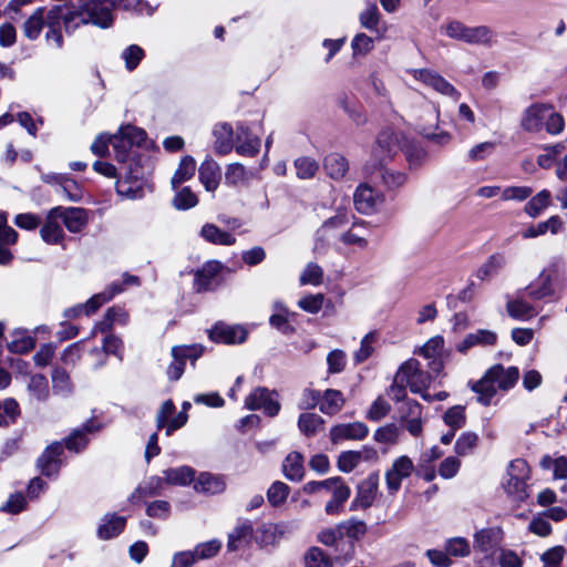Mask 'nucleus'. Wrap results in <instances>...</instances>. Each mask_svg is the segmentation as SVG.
<instances>
[{
  "instance_id": "412c9836",
  "label": "nucleus",
  "mask_w": 567,
  "mask_h": 567,
  "mask_svg": "<svg viewBox=\"0 0 567 567\" xmlns=\"http://www.w3.org/2000/svg\"><path fill=\"white\" fill-rule=\"evenodd\" d=\"M199 181L207 192L214 193L220 183V166L212 157H207L199 166Z\"/></svg>"
},
{
  "instance_id": "bb28decb",
  "label": "nucleus",
  "mask_w": 567,
  "mask_h": 567,
  "mask_svg": "<svg viewBox=\"0 0 567 567\" xmlns=\"http://www.w3.org/2000/svg\"><path fill=\"white\" fill-rule=\"evenodd\" d=\"M287 525L284 523H265L255 536V540L261 546L275 545L286 534Z\"/></svg>"
},
{
  "instance_id": "f704fd0d",
  "label": "nucleus",
  "mask_w": 567,
  "mask_h": 567,
  "mask_svg": "<svg viewBox=\"0 0 567 567\" xmlns=\"http://www.w3.org/2000/svg\"><path fill=\"white\" fill-rule=\"evenodd\" d=\"M558 289L549 278L542 271L538 278L527 287V295L532 299L540 300L555 295Z\"/></svg>"
},
{
  "instance_id": "bf43d9fd",
  "label": "nucleus",
  "mask_w": 567,
  "mask_h": 567,
  "mask_svg": "<svg viewBox=\"0 0 567 567\" xmlns=\"http://www.w3.org/2000/svg\"><path fill=\"white\" fill-rule=\"evenodd\" d=\"M91 424H84L82 429L75 430L65 442L68 450L79 452L87 444L86 433L94 431Z\"/></svg>"
},
{
  "instance_id": "f8f14e48",
  "label": "nucleus",
  "mask_w": 567,
  "mask_h": 567,
  "mask_svg": "<svg viewBox=\"0 0 567 567\" xmlns=\"http://www.w3.org/2000/svg\"><path fill=\"white\" fill-rule=\"evenodd\" d=\"M399 147L398 134L391 130H385L378 136L375 145L372 148V157L378 166H383L388 159L396 154Z\"/></svg>"
},
{
  "instance_id": "a878e982",
  "label": "nucleus",
  "mask_w": 567,
  "mask_h": 567,
  "mask_svg": "<svg viewBox=\"0 0 567 567\" xmlns=\"http://www.w3.org/2000/svg\"><path fill=\"white\" fill-rule=\"evenodd\" d=\"M51 10H45L44 8H38L23 23L22 31L25 38L29 40H37L44 24L50 29L48 24V12ZM50 30H48L49 32Z\"/></svg>"
},
{
  "instance_id": "f03ea898",
  "label": "nucleus",
  "mask_w": 567,
  "mask_h": 567,
  "mask_svg": "<svg viewBox=\"0 0 567 567\" xmlns=\"http://www.w3.org/2000/svg\"><path fill=\"white\" fill-rule=\"evenodd\" d=\"M519 125L526 133L536 134L545 130L549 135H558L565 128V118L551 104L536 102L522 112Z\"/></svg>"
},
{
  "instance_id": "49530a36",
  "label": "nucleus",
  "mask_w": 567,
  "mask_h": 567,
  "mask_svg": "<svg viewBox=\"0 0 567 567\" xmlns=\"http://www.w3.org/2000/svg\"><path fill=\"white\" fill-rule=\"evenodd\" d=\"M130 316L127 311L121 307H112L107 310L105 318L97 324L101 332H106L114 324L125 326L128 322Z\"/></svg>"
},
{
  "instance_id": "aec40b11",
  "label": "nucleus",
  "mask_w": 567,
  "mask_h": 567,
  "mask_svg": "<svg viewBox=\"0 0 567 567\" xmlns=\"http://www.w3.org/2000/svg\"><path fill=\"white\" fill-rule=\"evenodd\" d=\"M55 208H60L59 218L71 233H80L89 221L87 212L84 208L62 206Z\"/></svg>"
},
{
  "instance_id": "4468645a",
  "label": "nucleus",
  "mask_w": 567,
  "mask_h": 567,
  "mask_svg": "<svg viewBox=\"0 0 567 567\" xmlns=\"http://www.w3.org/2000/svg\"><path fill=\"white\" fill-rule=\"evenodd\" d=\"M227 477L223 474L202 472L195 478L194 489L206 495H218L226 491Z\"/></svg>"
},
{
  "instance_id": "5701e85b",
  "label": "nucleus",
  "mask_w": 567,
  "mask_h": 567,
  "mask_svg": "<svg viewBox=\"0 0 567 567\" xmlns=\"http://www.w3.org/2000/svg\"><path fill=\"white\" fill-rule=\"evenodd\" d=\"M331 499L326 504L324 511L328 515H338L342 512L344 503L351 494L350 487L343 482L341 477L338 483L330 488Z\"/></svg>"
},
{
  "instance_id": "f257e3e1",
  "label": "nucleus",
  "mask_w": 567,
  "mask_h": 567,
  "mask_svg": "<svg viewBox=\"0 0 567 567\" xmlns=\"http://www.w3.org/2000/svg\"><path fill=\"white\" fill-rule=\"evenodd\" d=\"M115 7V0H70L65 6H53L48 12L50 27V31L45 33L48 44L56 49L62 48L61 20L68 33L86 24L102 29L111 27L113 23L112 10Z\"/></svg>"
},
{
  "instance_id": "7ed1b4c3",
  "label": "nucleus",
  "mask_w": 567,
  "mask_h": 567,
  "mask_svg": "<svg viewBox=\"0 0 567 567\" xmlns=\"http://www.w3.org/2000/svg\"><path fill=\"white\" fill-rule=\"evenodd\" d=\"M430 379L431 377L420 369L419 361L410 359L396 372L391 392L400 400L405 394V388H410L412 392L420 393L425 400L431 401V396L423 393L430 384Z\"/></svg>"
},
{
  "instance_id": "72a5a7b5",
  "label": "nucleus",
  "mask_w": 567,
  "mask_h": 567,
  "mask_svg": "<svg viewBox=\"0 0 567 567\" xmlns=\"http://www.w3.org/2000/svg\"><path fill=\"white\" fill-rule=\"evenodd\" d=\"M558 289L549 278L542 271L538 278L527 287V295L532 299L540 300L555 295Z\"/></svg>"
},
{
  "instance_id": "052dcab7",
  "label": "nucleus",
  "mask_w": 567,
  "mask_h": 567,
  "mask_svg": "<svg viewBox=\"0 0 567 567\" xmlns=\"http://www.w3.org/2000/svg\"><path fill=\"white\" fill-rule=\"evenodd\" d=\"M323 279V269L315 264L309 262L302 270L299 281L301 286L311 285V286H319L321 285Z\"/></svg>"
},
{
  "instance_id": "6e6d98bb",
  "label": "nucleus",
  "mask_w": 567,
  "mask_h": 567,
  "mask_svg": "<svg viewBox=\"0 0 567 567\" xmlns=\"http://www.w3.org/2000/svg\"><path fill=\"white\" fill-rule=\"evenodd\" d=\"M444 423L452 430L457 431L465 426L466 414L462 405H454L443 414Z\"/></svg>"
},
{
  "instance_id": "9b49d317",
  "label": "nucleus",
  "mask_w": 567,
  "mask_h": 567,
  "mask_svg": "<svg viewBox=\"0 0 567 567\" xmlns=\"http://www.w3.org/2000/svg\"><path fill=\"white\" fill-rule=\"evenodd\" d=\"M357 210L364 215L377 212L384 202L383 195L367 184L360 185L353 196Z\"/></svg>"
},
{
  "instance_id": "6ab92c4d",
  "label": "nucleus",
  "mask_w": 567,
  "mask_h": 567,
  "mask_svg": "<svg viewBox=\"0 0 567 567\" xmlns=\"http://www.w3.org/2000/svg\"><path fill=\"white\" fill-rule=\"evenodd\" d=\"M368 433L369 429L362 422L343 423L331 429L330 439L333 443L342 440H363Z\"/></svg>"
},
{
  "instance_id": "f3484780",
  "label": "nucleus",
  "mask_w": 567,
  "mask_h": 567,
  "mask_svg": "<svg viewBox=\"0 0 567 567\" xmlns=\"http://www.w3.org/2000/svg\"><path fill=\"white\" fill-rule=\"evenodd\" d=\"M444 351V339L441 336H435L427 340V342L421 348L420 353L430 359V370L435 375H439L443 370L442 355Z\"/></svg>"
},
{
  "instance_id": "338daca9",
  "label": "nucleus",
  "mask_w": 567,
  "mask_h": 567,
  "mask_svg": "<svg viewBox=\"0 0 567 567\" xmlns=\"http://www.w3.org/2000/svg\"><path fill=\"white\" fill-rule=\"evenodd\" d=\"M221 548V542L218 539H212L205 543H200L193 549L198 560H205L215 557Z\"/></svg>"
},
{
  "instance_id": "1a4fd4ad",
  "label": "nucleus",
  "mask_w": 567,
  "mask_h": 567,
  "mask_svg": "<svg viewBox=\"0 0 567 567\" xmlns=\"http://www.w3.org/2000/svg\"><path fill=\"white\" fill-rule=\"evenodd\" d=\"M379 494V474L372 473L357 487L355 496L351 503V509H367L371 507Z\"/></svg>"
},
{
  "instance_id": "5fc2aeb1",
  "label": "nucleus",
  "mask_w": 567,
  "mask_h": 567,
  "mask_svg": "<svg viewBox=\"0 0 567 567\" xmlns=\"http://www.w3.org/2000/svg\"><path fill=\"white\" fill-rule=\"evenodd\" d=\"M172 204L177 210H187L198 204V197L189 187H183L176 192Z\"/></svg>"
},
{
  "instance_id": "a18cd8bd",
  "label": "nucleus",
  "mask_w": 567,
  "mask_h": 567,
  "mask_svg": "<svg viewBox=\"0 0 567 567\" xmlns=\"http://www.w3.org/2000/svg\"><path fill=\"white\" fill-rule=\"evenodd\" d=\"M221 265L218 261H208L196 272V288L198 291L208 290L210 281L220 271Z\"/></svg>"
},
{
  "instance_id": "6e6552de",
  "label": "nucleus",
  "mask_w": 567,
  "mask_h": 567,
  "mask_svg": "<svg viewBox=\"0 0 567 567\" xmlns=\"http://www.w3.org/2000/svg\"><path fill=\"white\" fill-rule=\"evenodd\" d=\"M414 468V463L409 456L401 455L396 457L385 472V484L389 493L395 494L401 488L403 480L410 477Z\"/></svg>"
},
{
  "instance_id": "13d9d810",
  "label": "nucleus",
  "mask_w": 567,
  "mask_h": 567,
  "mask_svg": "<svg viewBox=\"0 0 567 567\" xmlns=\"http://www.w3.org/2000/svg\"><path fill=\"white\" fill-rule=\"evenodd\" d=\"M290 488L282 482H275L267 491V498L271 506H281L288 498Z\"/></svg>"
},
{
  "instance_id": "0e129e2a",
  "label": "nucleus",
  "mask_w": 567,
  "mask_h": 567,
  "mask_svg": "<svg viewBox=\"0 0 567 567\" xmlns=\"http://www.w3.org/2000/svg\"><path fill=\"white\" fill-rule=\"evenodd\" d=\"M203 351L204 349L200 344L175 346L172 348V357L184 362L186 360L196 361L203 354Z\"/></svg>"
},
{
  "instance_id": "c9c22d12",
  "label": "nucleus",
  "mask_w": 567,
  "mask_h": 567,
  "mask_svg": "<svg viewBox=\"0 0 567 567\" xmlns=\"http://www.w3.org/2000/svg\"><path fill=\"white\" fill-rule=\"evenodd\" d=\"M202 237L214 245L231 246L236 238L230 233L224 231L214 224H205L200 230Z\"/></svg>"
},
{
  "instance_id": "603ef678",
  "label": "nucleus",
  "mask_w": 567,
  "mask_h": 567,
  "mask_svg": "<svg viewBox=\"0 0 567 567\" xmlns=\"http://www.w3.org/2000/svg\"><path fill=\"white\" fill-rule=\"evenodd\" d=\"M28 392L37 401L47 400L49 396L48 380L42 374H34L29 378Z\"/></svg>"
},
{
  "instance_id": "c756f323",
  "label": "nucleus",
  "mask_w": 567,
  "mask_h": 567,
  "mask_svg": "<svg viewBox=\"0 0 567 567\" xmlns=\"http://www.w3.org/2000/svg\"><path fill=\"white\" fill-rule=\"evenodd\" d=\"M560 290L567 284V267L566 260L563 257H554L549 260L548 265L542 270Z\"/></svg>"
},
{
  "instance_id": "9d476101",
  "label": "nucleus",
  "mask_w": 567,
  "mask_h": 567,
  "mask_svg": "<svg viewBox=\"0 0 567 567\" xmlns=\"http://www.w3.org/2000/svg\"><path fill=\"white\" fill-rule=\"evenodd\" d=\"M245 405L248 410H262L267 415L275 416L280 410V404L275 396L266 388H258L254 390L245 400Z\"/></svg>"
},
{
  "instance_id": "b1692460",
  "label": "nucleus",
  "mask_w": 567,
  "mask_h": 567,
  "mask_svg": "<svg viewBox=\"0 0 567 567\" xmlns=\"http://www.w3.org/2000/svg\"><path fill=\"white\" fill-rule=\"evenodd\" d=\"M475 547L488 554L496 549L503 542V530L499 527L484 528L475 534Z\"/></svg>"
},
{
  "instance_id": "58836bf2",
  "label": "nucleus",
  "mask_w": 567,
  "mask_h": 567,
  "mask_svg": "<svg viewBox=\"0 0 567 567\" xmlns=\"http://www.w3.org/2000/svg\"><path fill=\"white\" fill-rule=\"evenodd\" d=\"M497 336L491 330H477L474 333L467 334L464 340L457 346L460 352H465L470 348L482 344L491 346L496 342Z\"/></svg>"
},
{
  "instance_id": "79ce46f5",
  "label": "nucleus",
  "mask_w": 567,
  "mask_h": 567,
  "mask_svg": "<svg viewBox=\"0 0 567 567\" xmlns=\"http://www.w3.org/2000/svg\"><path fill=\"white\" fill-rule=\"evenodd\" d=\"M282 470L285 476L290 481H300L303 477L305 468L302 456L298 452H291L284 461Z\"/></svg>"
},
{
  "instance_id": "ea45409f",
  "label": "nucleus",
  "mask_w": 567,
  "mask_h": 567,
  "mask_svg": "<svg viewBox=\"0 0 567 567\" xmlns=\"http://www.w3.org/2000/svg\"><path fill=\"white\" fill-rule=\"evenodd\" d=\"M195 171V159L189 155L184 156L171 179L173 189H176L181 184L189 181L194 176Z\"/></svg>"
},
{
  "instance_id": "4d7b16f0",
  "label": "nucleus",
  "mask_w": 567,
  "mask_h": 567,
  "mask_svg": "<svg viewBox=\"0 0 567 567\" xmlns=\"http://www.w3.org/2000/svg\"><path fill=\"white\" fill-rule=\"evenodd\" d=\"M496 147L495 142H482L471 147L466 154V161L477 163L489 157Z\"/></svg>"
},
{
  "instance_id": "680f3d73",
  "label": "nucleus",
  "mask_w": 567,
  "mask_h": 567,
  "mask_svg": "<svg viewBox=\"0 0 567 567\" xmlns=\"http://www.w3.org/2000/svg\"><path fill=\"white\" fill-rule=\"evenodd\" d=\"M297 176L301 179L312 178L319 169V164L316 159L302 156L295 161Z\"/></svg>"
},
{
  "instance_id": "423d86ee",
  "label": "nucleus",
  "mask_w": 567,
  "mask_h": 567,
  "mask_svg": "<svg viewBox=\"0 0 567 567\" xmlns=\"http://www.w3.org/2000/svg\"><path fill=\"white\" fill-rule=\"evenodd\" d=\"M398 420L413 437L423 435V408L416 401H405L398 410Z\"/></svg>"
},
{
  "instance_id": "dca6fc26",
  "label": "nucleus",
  "mask_w": 567,
  "mask_h": 567,
  "mask_svg": "<svg viewBox=\"0 0 567 567\" xmlns=\"http://www.w3.org/2000/svg\"><path fill=\"white\" fill-rule=\"evenodd\" d=\"M60 208H51L48 214L43 226L40 229L41 238L50 245L60 244L64 238V231L59 224Z\"/></svg>"
},
{
  "instance_id": "37998d69",
  "label": "nucleus",
  "mask_w": 567,
  "mask_h": 567,
  "mask_svg": "<svg viewBox=\"0 0 567 567\" xmlns=\"http://www.w3.org/2000/svg\"><path fill=\"white\" fill-rule=\"evenodd\" d=\"M505 264L506 259L502 254H494L478 268L476 276L481 280H489L503 269Z\"/></svg>"
},
{
  "instance_id": "774afa93",
  "label": "nucleus",
  "mask_w": 567,
  "mask_h": 567,
  "mask_svg": "<svg viewBox=\"0 0 567 567\" xmlns=\"http://www.w3.org/2000/svg\"><path fill=\"white\" fill-rule=\"evenodd\" d=\"M305 567H332V563L322 549L312 547L305 556Z\"/></svg>"
},
{
  "instance_id": "a19ab883",
  "label": "nucleus",
  "mask_w": 567,
  "mask_h": 567,
  "mask_svg": "<svg viewBox=\"0 0 567 567\" xmlns=\"http://www.w3.org/2000/svg\"><path fill=\"white\" fill-rule=\"evenodd\" d=\"M323 167L327 174L334 179H339L348 172V162L346 157L339 153H331L324 157Z\"/></svg>"
},
{
  "instance_id": "4c0bfd02",
  "label": "nucleus",
  "mask_w": 567,
  "mask_h": 567,
  "mask_svg": "<svg viewBox=\"0 0 567 567\" xmlns=\"http://www.w3.org/2000/svg\"><path fill=\"white\" fill-rule=\"evenodd\" d=\"M343 404L342 393L338 390L328 389L321 395L319 409L327 415H333L342 409Z\"/></svg>"
},
{
  "instance_id": "69168bd1",
  "label": "nucleus",
  "mask_w": 567,
  "mask_h": 567,
  "mask_svg": "<svg viewBox=\"0 0 567 567\" xmlns=\"http://www.w3.org/2000/svg\"><path fill=\"white\" fill-rule=\"evenodd\" d=\"M391 411L390 403L381 396H378L370 405L365 417L372 422H379Z\"/></svg>"
},
{
  "instance_id": "c03bdc74",
  "label": "nucleus",
  "mask_w": 567,
  "mask_h": 567,
  "mask_svg": "<svg viewBox=\"0 0 567 567\" xmlns=\"http://www.w3.org/2000/svg\"><path fill=\"white\" fill-rule=\"evenodd\" d=\"M123 291V287L120 284L113 282L110 288L101 293L94 295L85 303V313L90 315L96 311L102 305L111 300L115 295Z\"/></svg>"
},
{
  "instance_id": "a211bd4d",
  "label": "nucleus",
  "mask_w": 567,
  "mask_h": 567,
  "mask_svg": "<svg viewBox=\"0 0 567 567\" xmlns=\"http://www.w3.org/2000/svg\"><path fill=\"white\" fill-rule=\"evenodd\" d=\"M254 537V526L250 520H239L233 530L228 534L227 548L229 551H236L250 544Z\"/></svg>"
},
{
  "instance_id": "de8ad7c7",
  "label": "nucleus",
  "mask_w": 567,
  "mask_h": 567,
  "mask_svg": "<svg viewBox=\"0 0 567 567\" xmlns=\"http://www.w3.org/2000/svg\"><path fill=\"white\" fill-rule=\"evenodd\" d=\"M506 308L508 315L512 318L518 320H528L536 315L535 308L527 301L523 300L520 297H517L514 300H509Z\"/></svg>"
},
{
  "instance_id": "0eeeda50",
  "label": "nucleus",
  "mask_w": 567,
  "mask_h": 567,
  "mask_svg": "<svg viewBox=\"0 0 567 567\" xmlns=\"http://www.w3.org/2000/svg\"><path fill=\"white\" fill-rule=\"evenodd\" d=\"M409 73L425 86L433 89L442 95L450 96L454 101H457L461 96V93L454 87V85L433 70L413 69L410 70Z\"/></svg>"
},
{
  "instance_id": "4be33fe9",
  "label": "nucleus",
  "mask_w": 567,
  "mask_h": 567,
  "mask_svg": "<svg viewBox=\"0 0 567 567\" xmlns=\"http://www.w3.org/2000/svg\"><path fill=\"white\" fill-rule=\"evenodd\" d=\"M214 150L219 155L229 154L235 145L234 130L228 123H218L213 128Z\"/></svg>"
},
{
  "instance_id": "e433bc0d",
  "label": "nucleus",
  "mask_w": 567,
  "mask_h": 567,
  "mask_svg": "<svg viewBox=\"0 0 567 567\" xmlns=\"http://www.w3.org/2000/svg\"><path fill=\"white\" fill-rule=\"evenodd\" d=\"M122 347H123V342L120 338H117L115 336H107L104 339L103 349L95 348L91 351V354L95 355L97 358V362L95 363V367L97 368L105 363L107 353H113L114 355L122 359V352H121Z\"/></svg>"
},
{
  "instance_id": "864d4df0",
  "label": "nucleus",
  "mask_w": 567,
  "mask_h": 567,
  "mask_svg": "<svg viewBox=\"0 0 567 567\" xmlns=\"http://www.w3.org/2000/svg\"><path fill=\"white\" fill-rule=\"evenodd\" d=\"M400 435L401 427L395 423H388L374 432L373 439L378 443L393 445L399 442Z\"/></svg>"
},
{
  "instance_id": "20e7f679",
  "label": "nucleus",
  "mask_w": 567,
  "mask_h": 567,
  "mask_svg": "<svg viewBox=\"0 0 567 567\" xmlns=\"http://www.w3.org/2000/svg\"><path fill=\"white\" fill-rule=\"evenodd\" d=\"M445 34L454 40L472 45L492 47L495 33L487 25L470 27L458 20H452L444 25Z\"/></svg>"
},
{
  "instance_id": "39448f33",
  "label": "nucleus",
  "mask_w": 567,
  "mask_h": 567,
  "mask_svg": "<svg viewBox=\"0 0 567 567\" xmlns=\"http://www.w3.org/2000/svg\"><path fill=\"white\" fill-rule=\"evenodd\" d=\"M529 478V467L526 461L516 458L511 462L507 470V480L504 488L507 494L513 495L516 499L523 501L527 498L526 482Z\"/></svg>"
},
{
  "instance_id": "3c124183",
  "label": "nucleus",
  "mask_w": 567,
  "mask_h": 567,
  "mask_svg": "<svg viewBox=\"0 0 567 567\" xmlns=\"http://www.w3.org/2000/svg\"><path fill=\"white\" fill-rule=\"evenodd\" d=\"M480 437L475 432H463L455 441L454 452L457 456H467L474 452Z\"/></svg>"
},
{
  "instance_id": "2eb2a0df",
  "label": "nucleus",
  "mask_w": 567,
  "mask_h": 567,
  "mask_svg": "<svg viewBox=\"0 0 567 567\" xmlns=\"http://www.w3.org/2000/svg\"><path fill=\"white\" fill-rule=\"evenodd\" d=\"M210 340L225 344L243 343L247 338V331L240 326L225 323L215 324L209 331Z\"/></svg>"
},
{
  "instance_id": "473e14b6",
  "label": "nucleus",
  "mask_w": 567,
  "mask_h": 567,
  "mask_svg": "<svg viewBox=\"0 0 567 567\" xmlns=\"http://www.w3.org/2000/svg\"><path fill=\"white\" fill-rule=\"evenodd\" d=\"M125 524L126 519L123 516L105 515L97 529V535L101 539H111L122 533Z\"/></svg>"
},
{
  "instance_id": "c85d7f7f",
  "label": "nucleus",
  "mask_w": 567,
  "mask_h": 567,
  "mask_svg": "<svg viewBox=\"0 0 567 567\" xmlns=\"http://www.w3.org/2000/svg\"><path fill=\"white\" fill-rule=\"evenodd\" d=\"M61 452V444L55 443L50 445L39 457L38 464L43 475L53 476L58 473L60 467L59 455Z\"/></svg>"
},
{
  "instance_id": "393cba45",
  "label": "nucleus",
  "mask_w": 567,
  "mask_h": 567,
  "mask_svg": "<svg viewBox=\"0 0 567 567\" xmlns=\"http://www.w3.org/2000/svg\"><path fill=\"white\" fill-rule=\"evenodd\" d=\"M489 371L497 390L501 391H508L519 379V371L516 367L504 368L501 364H495L489 368Z\"/></svg>"
},
{
  "instance_id": "7c9ffc66",
  "label": "nucleus",
  "mask_w": 567,
  "mask_h": 567,
  "mask_svg": "<svg viewBox=\"0 0 567 567\" xmlns=\"http://www.w3.org/2000/svg\"><path fill=\"white\" fill-rule=\"evenodd\" d=\"M492 378L488 369L485 374L472 385V390L477 394V401L483 405H488L498 391Z\"/></svg>"
},
{
  "instance_id": "8fccbe9b",
  "label": "nucleus",
  "mask_w": 567,
  "mask_h": 567,
  "mask_svg": "<svg viewBox=\"0 0 567 567\" xmlns=\"http://www.w3.org/2000/svg\"><path fill=\"white\" fill-rule=\"evenodd\" d=\"M550 192L547 189H543L527 202V204L524 207V210L528 216L535 218L550 205Z\"/></svg>"
},
{
  "instance_id": "e2e57ef3",
  "label": "nucleus",
  "mask_w": 567,
  "mask_h": 567,
  "mask_svg": "<svg viewBox=\"0 0 567 567\" xmlns=\"http://www.w3.org/2000/svg\"><path fill=\"white\" fill-rule=\"evenodd\" d=\"M250 175L244 165L239 163H233L227 166L225 173L226 184L236 186L243 184L249 179Z\"/></svg>"
},
{
  "instance_id": "2f4dec72",
  "label": "nucleus",
  "mask_w": 567,
  "mask_h": 567,
  "mask_svg": "<svg viewBox=\"0 0 567 567\" xmlns=\"http://www.w3.org/2000/svg\"><path fill=\"white\" fill-rule=\"evenodd\" d=\"M163 480L169 485L186 486L195 483V470L186 465L168 468L163 472Z\"/></svg>"
},
{
  "instance_id": "cd10ccee",
  "label": "nucleus",
  "mask_w": 567,
  "mask_h": 567,
  "mask_svg": "<svg viewBox=\"0 0 567 567\" xmlns=\"http://www.w3.org/2000/svg\"><path fill=\"white\" fill-rule=\"evenodd\" d=\"M350 221V213L346 208H339L337 214L327 219L317 231V238L321 241H329L332 230L347 226Z\"/></svg>"
},
{
  "instance_id": "ddd939ff",
  "label": "nucleus",
  "mask_w": 567,
  "mask_h": 567,
  "mask_svg": "<svg viewBox=\"0 0 567 567\" xmlns=\"http://www.w3.org/2000/svg\"><path fill=\"white\" fill-rule=\"evenodd\" d=\"M236 152L241 156L254 157L259 153L260 138L254 135L243 123L236 126Z\"/></svg>"
},
{
  "instance_id": "09e8293b",
  "label": "nucleus",
  "mask_w": 567,
  "mask_h": 567,
  "mask_svg": "<svg viewBox=\"0 0 567 567\" xmlns=\"http://www.w3.org/2000/svg\"><path fill=\"white\" fill-rule=\"evenodd\" d=\"M323 419L316 413H302L298 419V427L306 436H313L323 427Z\"/></svg>"
}]
</instances>
